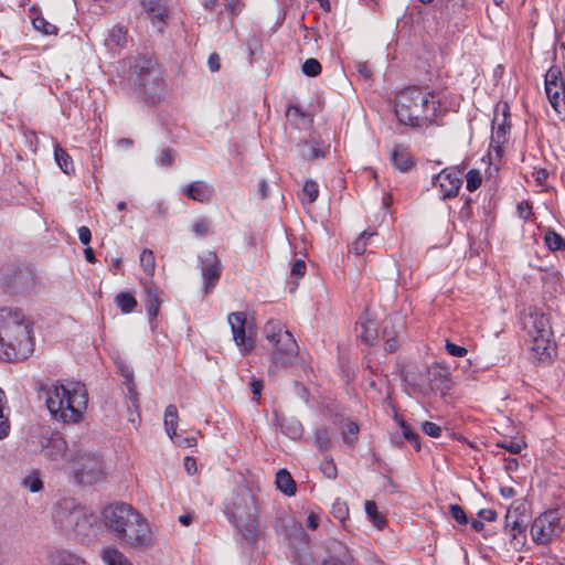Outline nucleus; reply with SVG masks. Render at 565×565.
Instances as JSON below:
<instances>
[{
    "label": "nucleus",
    "instance_id": "nucleus-1",
    "mask_svg": "<svg viewBox=\"0 0 565 565\" xmlns=\"http://www.w3.org/2000/svg\"><path fill=\"white\" fill-rule=\"evenodd\" d=\"M35 388L44 394L45 405L51 417L61 423L77 424L84 418L88 404V393L85 384L71 381L62 383L36 382Z\"/></svg>",
    "mask_w": 565,
    "mask_h": 565
},
{
    "label": "nucleus",
    "instance_id": "nucleus-2",
    "mask_svg": "<svg viewBox=\"0 0 565 565\" xmlns=\"http://www.w3.org/2000/svg\"><path fill=\"white\" fill-rule=\"evenodd\" d=\"M105 529L118 541L132 548H147L151 545V530L147 519L132 505L115 502L100 512Z\"/></svg>",
    "mask_w": 565,
    "mask_h": 565
},
{
    "label": "nucleus",
    "instance_id": "nucleus-3",
    "mask_svg": "<svg viewBox=\"0 0 565 565\" xmlns=\"http://www.w3.org/2000/svg\"><path fill=\"white\" fill-rule=\"evenodd\" d=\"M395 114L399 124L412 128L439 126L441 104L435 92L411 86L397 93Z\"/></svg>",
    "mask_w": 565,
    "mask_h": 565
},
{
    "label": "nucleus",
    "instance_id": "nucleus-4",
    "mask_svg": "<svg viewBox=\"0 0 565 565\" xmlns=\"http://www.w3.org/2000/svg\"><path fill=\"white\" fill-rule=\"evenodd\" d=\"M230 522L246 543L254 545L258 539L257 509L250 489H236L225 509Z\"/></svg>",
    "mask_w": 565,
    "mask_h": 565
},
{
    "label": "nucleus",
    "instance_id": "nucleus-5",
    "mask_svg": "<svg viewBox=\"0 0 565 565\" xmlns=\"http://www.w3.org/2000/svg\"><path fill=\"white\" fill-rule=\"evenodd\" d=\"M32 342V327L19 308H0V359H10L8 349L26 348Z\"/></svg>",
    "mask_w": 565,
    "mask_h": 565
},
{
    "label": "nucleus",
    "instance_id": "nucleus-6",
    "mask_svg": "<svg viewBox=\"0 0 565 565\" xmlns=\"http://www.w3.org/2000/svg\"><path fill=\"white\" fill-rule=\"evenodd\" d=\"M264 335L271 344L270 372L295 364L299 347L292 333L278 320H269L264 327Z\"/></svg>",
    "mask_w": 565,
    "mask_h": 565
},
{
    "label": "nucleus",
    "instance_id": "nucleus-7",
    "mask_svg": "<svg viewBox=\"0 0 565 565\" xmlns=\"http://www.w3.org/2000/svg\"><path fill=\"white\" fill-rule=\"evenodd\" d=\"M523 329L532 340V351L540 360L551 359L554 352L553 331L548 317L535 308H529L522 319Z\"/></svg>",
    "mask_w": 565,
    "mask_h": 565
},
{
    "label": "nucleus",
    "instance_id": "nucleus-8",
    "mask_svg": "<svg viewBox=\"0 0 565 565\" xmlns=\"http://www.w3.org/2000/svg\"><path fill=\"white\" fill-rule=\"evenodd\" d=\"M54 520L66 531H74L79 534L89 535L96 524V516L93 512L74 499H64L54 510Z\"/></svg>",
    "mask_w": 565,
    "mask_h": 565
},
{
    "label": "nucleus",
    "instance_id": "nucleus-9",
    "mask_svg": "<svg viewBox=\"0 0 565 565\" xmlns=\"http://www.w3.org/2000/svg\"><path fill=\"white\" fill-rule=\"evenodd\" d=\"M72 461L75 463L74 476L79 483L93 484L104 473L100 457L95 452L85 450L82 443L77 446Z\"/></svg>",
    "mask_w": 565,
    "mask_h": 565
},
{
    "label": "nucleus",
    "instance_id": "nucleus-10",
    "mask_svg": "<svg viewBox=\"0 0 565 565\" xmlns=\"http://www.w3.org/2000/svg\"><path fill=\"white\" fill-rule=\"evenodd\" d=\"M159 72L157 70L156 63L153 60L149 57H137L131 64V74L129 79L137 86L140 90L146 93L147 87L150 84H156L158 81Z\"/></svg>",
    "mask_w": 565,
    "mask_h": 565
},
{
    "label": "nucleus",
    "instance_id": "nucleus-11",
    "mask_svg": "<svg viewBox=\"0 0 565 565\" xmlns=\"http://www.w3.org/2000/svg\"><path fill=\"white\" fill-rule=\"evenodd\" d=\"M199 266L203 279V290L205 294L212 291L220 280L222 266L215 252H206L199 255Z\"/></svg>",
    "mask_w": 565,
    "mask_h": 565
},
{
    "label": "nucleus",
    "instance_id": "nucleus-12",
    "mask_svg": "<svg viewBox=\"0 0 565 565\" xmlns=\"http://www.w3.org/2000/svg\"><path fill=\"white\" fill-rule=\"evenodd\" d=\"M509 115V105L507 103L497 105L492 119L491 147H493L498 153L501 146L505 143L510 130Z\"/></svg>",
    "mask_w": 565,
    "mask_h": 565
},
{
    "label": "nucleus",
    "instance_id": "nucleus-13",
    "mask_svg": "<svg viewBox=\"0 0 565 565\" xmlns=\"http://www.w3.org/2000/svg\"><path fill=\"white\" fill-rule=\"evenodd\" d=\"M433 184L439 189L441 199L455 198L461 185V171L446 168L433 178Z\"/></svg>",
    "mask_w": 565,
    "mask_h": 565
},
{
    "label": "nucleus",
    "instance_id": "nucleus-14",
    "mask_svg": "<svg viewBox=\"0 0 565 565\" xmlns=\"http://www.w3.org/2000/svg\"><path fill=\"white\" fill-rule=\"evenodd\" d=\"M77 444H74L72 448L68 447L67 441L60 433L52 434L43 446V455L50 460L56 461L66 459L73 460V455L77 448Z\"/></svg>",
    "mask_w": 565,
    "mask_h": 565
},
{
    "label": "nucleus",
    "instance_id": "nucleus-15",
    "mask_svg": "<svg viewBox=\"0 0 565 565\" xmlns=\"http://www.w3.org/2000/svg\"><path fill=\"white\" fill-rule=\"evenodd\" d=\"M246 315L244 312H232L228 316V323L232 329L233 339L241 352L246 354L252 351L254 341L246 335L245 331Z\"/></svg>",
    "mask_w": 565,
    "mask_h": 565
},
{
    "label": "nucleus",
    "instance_id": "nucleus-16",
    "mask_svg": "<svg viewBox=\"0 0 565 565\" xmlns=\"http://www.w3.org/2000/svg\"><path fill=\"white\" fill-rule=\"evenodd\" d=\"M426 380L431 391L446 394L451 388V380L448 370L439 364L426 367Z\"/></svg>",
    "mask_w": 565,
    "mask_h": 565
},
{
    "label": "nucleus",
    "instance_id": "nucleus-17",
    "mask_svg": "<svg viewBox=\"0 0 565 565\" xmlns=\"http://www.w3.org/2000/svg\"><path fill=\"white\" fill-rule=\"evenodd\" d=\"M553 513L536 518L531 526V535L537 544H546L555 535L556 526L552 520Z\"/></svg>",
    "mask_w": 565,
    "mask_h": 565
},
{
    "label": "nucleus",
    "instance_id": "nucleus-18",
    "mask_svg": "<svg viewBox=\"0 0 565 565\" xmlns=\"http://www.w3.org/2000/svg\"><path fill=\"white\" fill-rule=\"evenodd\" d=\"M142 6L153 28L161 33L167 24V0H142Z\"/></svg>",
    "mask_w": 565,
    "mask_h": 565
},
{
    "label": "nucleus",
    "instance_id": "nucleus-19",
    "mask_svg": "<svg viewBox=\"0 0 565 565\" xmlns=\"http://www.w3.org/2000/svg\"><path fill=\"white\" fill-rule=\"evenodd\" d=\"M529 516L526 515V504L521 501H514L505 514V530H521L526 527Z\"/></svg>",
    "mask_w": 565,
    "mask_h": 565
},
{
    "label": "nucleus",
    "instance_id": "nucleus-20",
    "mask_svg": "<svg viewBox=\"0 0 565 565\" xmlns=\"http://www.w3.org/2000/svg\"><path fill=\"white\" fill-rule=\"evenodd\" d=\"M184 193L194 201L206 202L213 196L214 189L204 181H194L184 189Z\"/></svg>",
    "mask_w": 565,
    "mask_h": 565
},
{
    "label": "nucleus",
    "instance_id": "nucleus-21",
    "mask_svg": "<svg viewBox=\"0 0 565 565\" xmlns=\"http://www.w3.org/2000/svg\"><path fill=\"white\" fill-rule=\"evenodd\" d=\"M161 300L159 289L152 284L145 285V307L150 320L157 318L160 311Z\"/></svg>",
    "mask_w": 565,
    "mask_h": 565
},
{
    "label": "nucleus",
    "instance_id": "nucleus-22",
    "mask_svg": "<svg viewBox=\"0 0 565 565\" xmlns=\"http://www.w3.org/2000/svg\"><path fill=\"white\" fill-rule=\"evenodd\" d=\"M276 422L280 431L291 439H298L303 434V426L297 418L282 416L278 417Z\"/></svg>",
    "mask_w": 565,
    "mask_h": 565
},
{
    "label": "nucleus",
    "instance_id": "nucleus-23",
    "mask_svg": "<svg viewBox=\"0 0 565 565\" xmlns=\"http://www.w3.org/2000/svg\"><path fill=\"white\" fill-rule=\"evenodd\" d=\"M391 162L393 167L399 172H408L415 167V162L412 159L411 154L405 150H399L394 148L391 151Z\"/></svg>",
    "mask_w": 565,
    "mask_h": 565
},
{
    "label": "nucleus",
    "instance_id": "nucleus-24",
    "mask_svg": "<svg viewBox=\"0 0 565 565\" xmlns=\"http://www.w3.org/2000/svg\"><path fill=\"white\" fill-rule=\"evenodd\" d=\"M14 286L21 291L30 292L36 286V276L30 269H20L15 274Z\"/></svg>",
    "mask_w": 565,
    "mask_h": 565
},
{
    "label": "nucleus",
    "instance_id": "nucleus-25",
    "mask_svg": "<svg viewBox=\"0 0 565 565\" xmlns=\"http://www.w3.org/2000/svg\"><path fill=\"white\" fill-rule=\"evenodd\" d=\"M276 486L284 494L291 497L296 493V482L289 471L280 469L276 473Z\"/></svg>",
    "mask_w": 565,
    "mask_h": 565
},
{
    "label": "nucleus",
    "instance_id": "nucleus-26",
    "mask_svg": "<svg viewBox=\"0 0 565 565\" xmlns=\"http://www.w3.org/2000/svg\"><path fill=\"white\" fill-rule=\"evenodd\" d=\"M102 558L106 565H132L124 553L115 546L104 548Z\"/></svg>",
    "mask_w": 565,
    "mask_h": 565
},
{
    "label": "nucleus",
    "instance_id": "nucleus-27",
    "mask_svg": "<svg viewBox=\"0 0 565 565\" xmlns=\"http://www.w3.org/2000/svg\"><path fill=\"white\" fill-rule=\"evenodd\" d=\"M178 409L175 405L167 406L164 411V428L169 437L173 440L174 438H179L177 435V426H178Z\"/></svg>",
    "mask_w": 565,
    "mask_h": 565
},
{
    "label": "nucleus",
    "instance_id": "nucleus-28",
    "mask_svg": "<svg viewBox=\"0 0 565 565\" xmlns=\"http://www.w3.org/2000/svg\"><path fill=\"white\" fill-rule=\"evenodd\" d=\"M301 156L306 160L323 158L326 147L317 141H306L301 145Z\"/></svg>",
    "mask_w": 565,
    "mask_h": 565
},
{
    "label": "nucleus",
    "instance_id": "nucleus-29",
    "mask_svg": "<svg viewBox=\"0 0 565 565\" xmlns=\"http://www.w3.org/2000/svg\"><path fill=\"white\" fill-rule=\"evenodd\" d=\"M126 30L122 26L115 25L109 32L105 40V44L109 49L122 47L126 44Z\"/></svg>",
    "mask_w": 565,
    "mask_h": 565
},
{
    "label": "nucleus",
    "instance_id": "nucleus-30",
    "mask_svg": "<svg viewBox=\"0 0 565 565\" xmlns=\"http://www.w3.org/2000/svg\"><path fill=\"white\" fill-rule=\"evenodd\" d=\"M360 427L356 422L348 420L341 428L342 439L345 445L353 448L358 441Z\"/></svg>",
    "mask_w": 565,
    "mask_h": 565
},
{
    "label": "nucleus",
    "instance_id": "nucleus-31",
    "mask_svg": "<svg viewBox=\"0 0 565 565\" xmlns=\"http://www.w3.org/2000/svg\"><path fill=\"white\" fill-rule=\"evenodd\" d=\"M120 372H121V375L126 379V385H127V390H128V394H129V398H130V405L128 406V409L130 411L131 408H135L136 411L138 409V398H137V392L135 390V384H134V372L130 367L128 366H120Z\"/></svg>",
    "mask_w": 565,
    "mask_h": 565
},
{
    "label": "nucleus",
    "instance_id": "nucleus-32",
    "mask_svg": "<svg viewBox=\"0 0 565 565\" xmlns=\"http://www.w3.org/2000/svg\"><path fill=\"white\" fill-rule=\"evenodd\" d=\"M55 161L62 171L66 174L74 172V164L71 156L60 146L56 145L54 148Z\"/></svg>",
    "mask_w": 565,
    "mask_h": 565
},
{
    "label": "nucleus",
    "instance_id": "nucleus-33",
    "mask_svg": "<svg viewBox=\"0 0 565 565\" xmlns=\"http://www.w3.org/2000/svg\"><path fill=\"white\" fill-rule=\"evenodd\" d=\"M21 486L30 492H40L43 489V480L38 470H31L21 481Z\"/></svg>",
    "mask_w": 565,
    "mask_h": 565
},
{
    "label": "nucleus",
    "instance_id": "nucleus-34",
    "mask_svg": "<svg viewBox=\"0 0 565 565\" xmlns=\"http://www.w3.org/2000/svg\"><path fill=\"white\" fill-rule=\"evenodd\" d=\"M115 303L121 310L122 313H130L137 307V300L132 294L122 291L119 292L115 298Z\"/></svg>",
    "mask_w": 565,
    "mask_h": 565
},
{
    "label": "nucleus",
    "instance_id": "nucleus-35",
    "mask_svg": "<svg viewBox=\"0 0 565 565\" xmlns=\"http://www.w3.org/2000/svg\"><path fill=\"white\" fill-rule=\"evenodd\" d=\"M395 419L402 429L403 437L413 444L416 451L420 450V441H419V435L412 429V427L402 418L398 416H395Z\"/></svg>",
    "mask_w": 565,
    "mask_h": 565
},
{
    "label": "nucleus",
    "instance_id": "nucleus-36",
    "mask_svg": "<svg viewBox=\"0 0 565 565\" xmlns=\"http://www.w3.org/2000/svg\"><path fill=\"white\" fill-rule=\"evenodd\" d=\"M390 323H391V320H386L384 329H383V337H384V340H385L384 349L387 352H394L397 349L398 331H396L394 329L393 324L391 326L392 329H390V326H388Z\"/></svg>",
    "mask_w": 565,
    "mask_h": 565
},
{
    "label": "nucleus",
    "instance_id": "nucleus-37",
    "mask_svg": "<svg viewBox=\"0 0 565 565\" xmlns=\"http://www.w3.org/2000/svg\"><path fill=\"white\" fill-rule=\"evenodd\" d=\"M364 510L369 519L377 529H383L385 525L384 518L379 513L377 505L374 501H366L364 504Z\"/></svg>",
    "mask_w": 565,
    "mask_h": 565
},
{
    "label": "nucleus",
    "instance_id": "nucleus-38",
    "mask_svg": "<svg viewBox=\"0 0 565 565\" xmlns=\"http://www.w3.org/2000/svg\"><path fill=\"white\" fill-rule=\"evenodd\" d=\"M315 446L320 451H328L332 447L330 435L327 428H318L315 433Z\"/></svg>",
    "mask_w": 565,
    "mask_h": 565
},
{
    "label": "nucleus",
    "instance_id": "nucleus-39",
    "mask_svg": "<svg viewBox=\"0 0 565 565\" xmlns=\"http://www.w3.org/2000/svg\"><path fill=\"white\" fill-rule=\"evenodd\" d=\"M562 73L557 67H551L545 75V90L547 88L558 89L563 88Z\"/></svg>",
    "mask_w": 565,
    "mask_h": 565
},
{
    "label": "nucleus",
    "instance_id": "nucleus-40",
    "mask_svg": "<svg viewBox=\"0 0 565 565\" xmlns=\"http://www.w3.org/2000/svg\"><path fill=\"white\" fill-rule=\"evenodd\" d=\"M544 241L551 250H565V238L554 231H547Z\"/></svg>",
    "mask_w": 565,
    "mask_h": 565
},
{
    "label": "nucleus",
    "instance_id": "nucleus-41",
    "mask_svg": "<svg viewBox=\"0 0 565 565\" xmlns=\"http://www.w3.org/2000/svg\"><path fill=\"white\" fill-rule=\"evenodd\" d=\"M33 26L46 35L56 34L57 28L46 21L42 15H35L32 18Z\"/></svg>",
    "mask_w": 565,
    "mask_h": 565
},
{
    "label": "nucleus",
    "instance_id": "nucleus-42",
    "mask_svg": "<svg viewBox=\"0 0 565 565\" xmlns=\"http://www.w3.org/2000/svg\"><path fill=\"white\" fill-rule=\"evenodd\" d=\"M6 402V394L0 388V440L6 438L10 433V422L3 414V405Z\"/></svg>",
    "mask_w": 565,
    "mask_h": 565
},
{
    "label": "nucleus",
    "instance_id": "nucleus-43",
    "mask_svg": "<svg viewBox=\"0 0 565 565\" xmlns=\"http://www.w3.org/2000/svg\"><path fill=\"white\" fill-rule=\"evenodd\" d=\"M332 515L340 522H344L349 516V508L345 501L335 499L331 508Z\"/></svg>",
    "mask_w": 565,
    "mask_h": 565
},
{
    "label": "nucleus",
    "instance_id": "nucleus-44",
    "mask_svg": "<svg viewBox=\"0 0 565 565\" xmlns=\"http://www.w3.org/2000/svg\"><path fill=\"white\" fill-rule=\"evenodd\" d=\"M140 266L143 268V270L147 274H149V275L153 274V270H154V267H156V260H154V256H153L152 250H150L148 248H145L141 252V255H140Z\"/></svg>",
    "mask_w": 565,
    "mask_h": 565
},
{
    "label": "nucleus",
    "instance_id": "nucleus-45",
    "mask_svg": "<svg viewBox=\"0 0 565 565\" xmlns=\"http://www.w3.org/2000/svg\"><path fill=\"white\" fill-rule=\"evenodd\" d=\"M525 530L526 527H521V530H515V532L508 530L510 533V544L515 551H520L525 545Z\"/></svg>",
    "mask_w": 565,
    "mask_h": 565
},
{
    "label": "nucleus",
    "instance_id": "nucleus-46",
    "mask_svg": "<svg viewBox=\"0 0 565 565\" xmlns=\"http://www.w3.org/2000/svg\"><path fill=\"white\" fill-rule=\"evenodd\" d=\"M320 470L328 479H335L338 476L337 466L331 457H324L320 463Z\"/></svg>",
    "mask_w": 565,
    "mask_h": 565
},
{
    "label": "nucleus",
    "instance_id": "nucleus-47",
    "mask_svg": "<svg viewBox=\"0 0 565 565\" xmlns=\"http://www.w3.org/2000/svg\"><path fill=\"white\" fill-rule=\"evenodd\" d=\"M373 233L363 232L350 246V252L355 255H362L366 249L367 238L371 237Z\"/></svg>",
    "mask_w": 565,
    "mask_h": 565
},
{
    "label": "nucleus",
    "instance_id": "nucleus-48",
    "mask_svg": "<svg viewBox=\"0 0 565 565\" xmlns=\"http://www.w3.org/2000/svg\"><path fill=\"white\" fill-rule=\"evenodd\" d=\"M467 190L470 192L476 191L482 182V177L479 170H469L466 175Z\"/></svg>",
    "mask_w": 565,
    "mask_h": 565
},
{
    "label": "nucleus",
    "instance_id": "nucleus-49",
    "mask_svg": "<svg viewBox=\"0 0 565 565\" xmlns=\"http://www.w3.org/2000/svg\"><path fill=\"white\" fill-rule=\"evenodd\" d=\"M301 68L303 74L311 77L317 76L321 73V64L316 58L306 60Z\"/></svg>",
    "mask_w": 565,
    "mask_h": 565
},
{
    "label": "nucleus",
    "instance_id": "nucleus-50",
    "mask_svg": "<svg viewBox=\"0 0 565 565\" xmlns=\"http://www.w3.org/2000/svg\"><path fill=\"white\" fill-rule=\"evenodd\" d=\"M302 192L307 196L308 202L312 203L318 199L319 186H318L317 182L309 180V181L305 182Z\"/></svg>",
    "mask_w": 565,
    "mask_h": 565
},
{
    "label": "nucleus",
    "instance_id": "nucleus-51",
    "mask_svg": "<svg viewBox=\"0 0 565 565\" xmlns=\"http://www.w3.org/2000/svg\"><path fill=\"white\" fill-rule=\"evenodd\" d=\"M352 562L353 557L350 553L345 552L342 557L334 555L329 556L321 562V565H352Z\"/></svg>",
    "mask_w": 565,
    "mask_h": 565
},
{
    "label": "nucleus",
    "instance_id": "nucleus-52",
    "mask_svg": "<svg viewBox=\"0 0 565 565\" xmlns=\"http://www.w3.org/2000/svg\"><path fill=\"white\" fill-rule=\"evenodd\" d=\"M156 162L161 167H170L173 163L172 149L170 147L162 148L160 154L156 159Z\"/></svg>",
    "mask_w": 565,
    "mask_h": 565
},
{
    "label": "nucleus",
    "instance_id": "nucleus-53",
    "mask_svg": "<svg viewBox=\"0 0 565 565\" xmlns=\"http://www.w3.org/2000/svg\"><path fill=\"white\" fill-rule=\"evenodd\" d=\"M449 513L450 515L459 523V524H467L468 518L466 515V512L458 504H450L449 505Z\"/></svg>",
    "mask_w": 565,
    "mask_h": 565
},
{
    "label": "nucleus",
    "instance_id": "nucleus-54",
    "mask_svg": "<svg viewBox=\"0 0 565 565\" xmlns=\"http://www.w3.org/2000/svg\"><path fill=\"white\" fill-rule=\"evenodd\" d=\"M420 428L424 434L434 438H438L441 435V427L433 422H423Z\"/></svg>",
    "mask_w": 565,
    "mask_h": 565
},
{
    "label": "nucleus",
    "instance_id": "nucleus-55",
    "mask_svg": "<svg viewBox=\"0 0 565 565\" xmlns=\"http://www.w3.org/2000/svg\"><path fill=\"white\" fill-rule=\"evenodd\" d=\"M58 562L63 565H79L83 561L73 554L67 552H58Z\"/></svg>",
    "mask_w": 565,
    "mask_h": 565
},
{
    "label": "nucleus",
    "instance_id": "nucleus-56",
    "mask_svg": "<svg viewBox=\"0 0 565 565\" xmlns=\"http://www.w3.org/2000/svg\"><path fill=\"white\" fill-rule=\"evenodd\" d=\"M499 447L507 449L513 455L520 454L523 449L524 444L520 441L509 440L498 444Z\"/></svg>",
    "mask_w": 565,
    "mask_h": 565
},
{
    "label": "nucleus",
    "instance_id": "nucleus-57",
    "mask_svg": "<svg viewBox=\"0 0 565 565\" xmlns=\"http://www.w3.org/2000/svg\"><path fill=\"white\" fill-rule=\"evenodd\" d=\"M192 231L199 236H204L209 233V224L205 220H196L192 225Z\"/></svg>",
    "mask_w": 565,
    "mask_h": 565
},
{
    "label": "nucleus",
    "instance_id": "nucleus-58",
    "mask_svg": "<svg viewBox=\"0 0 565 565\" xmlns=\"http://www.w3.org/2000/svg\"><path fill=\"white\" fill-rule=\"evenodd\" d=\"M446 351L452 356H463L467 354V349L460 345H457L452 342L447 341Z\"/></svg>",
    "mask_w": 565,
    "mask_h": 565
},
{
    "label": "nucleus",
    "instance_id": "nucleus-59",
    "mask_svg": "<svg viewBox=\"0 0 565 565\" xmlns=\"http://www.w3.org/2000/svg\"><path fill=\"white\" fill-rule=\"evenodd\" d=\"M565 90V87L563 88H558V89H551V88H547L546 92V95L550 99V103L551 105L553 106L554 109H557V106H558V103H559V96H561V92H564Z\"/></svg>",
    "mask_w": 565,
    "mask_h": 565
},
{
    "label": "nucleus",
    "instance_id": "nucleus-60",
    "mask_svg": "<svg viewBox=\"0 0 565 565\" xmlns=\"http://www.w3.org/2000/svg\"><path fill=\"white\" fill-rule=\"evenodd\" d=\"M306 273V264L303 260L301 259H297L295 260V263L292 264V267H291V270H290V275L292 277H302Z\"/></svg>",
    "mask_w": 565,
    "mask_h": 565
},
{
    "label": "nucleus",
    "instance_id": "nucleus-61",
    "mask_svg": "<svg viewBox=\"0 0 565 565\" xmlns=\"http://www.w3.org/2000/svg\"><path fill=\"white\" fill-rule=\"evenodd\" d=\"M226 11L232 15H236L241 11V6L238 0H223Z\"/></svg>",
    "mask_w": 565,
    "mask_h": 565
},
{
    "label": "nucleus",
    "instance_id": "nucleus-62",
    "mask_svg": "<svg viewBox=\"0 0 565 565\" xmlns=\"http://www.w3.org/2000/svg\"><path fill=\"white\" fill-rule=\"evenodd\" d=\"M249 387L255 397H259L264 388V381L262 379L253 377L249 383Z\"/></svg>",
    "mask_w": 565,
    "mask_h": 565
},
{
    "label": "nucleus",
    "instance_id": "nucleus-63",
    "mask_svg": "<svg viewBox=\"0 0 565 565\" xmlns=\"http://www.w3.org/2000/svg\"><path fill=\"white\" fill-rule=\"evenodd\" d=\"M221 58L217 53H212L207 58V66L211 72H217L221 67Z\"/></svg>",
    "mask_w": 565,
    "mask_h": 565
},
{
    "label": "nucleus",
    "instance_id": "nucleus-64",
    "mask_svg": "<svg viewBox=\"0 0 565 565\" xmlns=\"http://www.w3.org/2000/svg\"><path fill=\"white\" fill-rule=\"evenodd\" d=\"M478 516L481 519V520H486L488 522H493L497 520V512L492 509H481L479 512H478Z\"/></svg>",
    "mask_w": 565,
    "mask_h": 565
}]
</instances>
